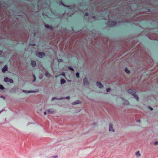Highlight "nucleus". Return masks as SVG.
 Instances as JSON below:
<instances>
[{
  "label": "nucleus",
  "instance_id": "1",
  "mask_svg": "<svg viewBox=\"0 0 158 158\" xmlns=\"http://www.w3.org/2000/svg\"><path fill=\"white\" fill-rule=\"evenodd\" d=\"M110 6L117 7L118 10L122 12H119L116 15L117 19L120 20L116 22V21L108 20L105 22V24L108 27L114 26L118 27L124 23L139 25L140 23L142 24L139 10L138 7H136L134 4H136V1L134 0L133 2L127 1L122 3L119 6L120 1L116 2L113 1L110 2Z\"/></svg>",
  "mask_w": 158,
  "mask_h": 158
},
{
  "label": "nucleus",
  "instance_id": "2",
  "mask_svg": "<svg viewBox=\"0 0 158 158\" xmlns=\"http://www.w3.org/2000/svg\"><path fill=\"white\" fill-rule=\"evenodd\" d=\"M59 2V5H62L63 6L68 8L69 9L74 10L76 8H77V5L75 4H73L71 5H67L64 4V2H63V0H60L58 1Z\"/></svg>",
  "mask_w": 158,
  "mask_h": 158
},
{
  "label": "nucleus",
  "instance_id": "3",
  "mask_svg": "<svg viewBox=\"0 0 158 158\" xmlns=\"http://www.w3.org/2000/svg\"><path fill=\"white\" fill-rule=\"evenodd\" d=\"M36 56L40 58H43L46 55L45 53L43 52H36Z\"/></svg>",
  "mask_w": 158,
  "mask_h": 158
},
{
  "label": "nucleus",
  "instance_id": "4",
  "mask_svg": "<svg viewBox=\"0 0 158 158\" xmlns=\"http://www.w3.org/2000/svg\"><path fill=\"white\" fill-rule=\"evenodd\" d=\"M11 90L12 92L15 93H20L21 92L22 90L17 87H15L12 88Z\"/></svg>",
  "mask_w": 158,
  "mask_h": 158
},
{
  "label": "nucleus",
  "instance_id": "5",
  "mask_svg": "<svg viewBox=\"0 0 158 158\" xmlns=\"http://www.w3.org/2000/svg\"><path fill=\"white\" fill-rule=\"evenodd\" d=\"M128 93L132 95H133L136 94L137 91L135 89H129L127 90Z\"/></svg>",
  "mask_w": 158,
  "mask_h": 158
},
{
  "label": "nucleus",
  "instance_id": "6",
  "mask_svg": "<svg viewBox=\"0 0 158 158\" xmlns=\"http://www.w3.org/2000/svg\"><path fill=\"white\" fill-rule=\"evenodd\" d=\"M83 84L84 86H88L89 85V83L86 77H85L83 79Z\"/></svg>",
  "mask_w": 158,
  "mask_h": 158
},
{
  "label": "nucleus",
  "instance_id": "7",
  "mask_svg": "<svg viewBox=\"0 0 158 158\" xmlns=\"http://www.w3.org/2000/svg\"><path fill=\"white\" fill-rule=\"evenodd\" d=\"M22 91L27 94L31 93H35L38 92V90H23Z\"/></svg>",
  "mask_w": 158,
  "mask_h": 158
},
{
  "label": "nucleus",
  "instance_id": "8",
  "mask_svg": "<svg viewBox=\"0 0 158 158\" xmlns=\"http://www.w3.org/2000/svg\"><path fill=\"white\" fill-rule=\"evenodd\" d=\"M138 42V40H136V41H133L131 44H129V47L130 48V49H129V50H131L132 49V50L135 49V48H136V46H132V45L133 44H134L135 43H137Z\"/></svg>",
  "mask_w": 158,
  "mask_h": 158
},
{
  "label": "nucleus",
  "instance_id": "9",
  "mask_svg": "<svg viewBox=\"0 0 158 158\" xmlns=\"http://www.w3.org/2000/svg\"><path fill=\"white\" fill-rule=\"evenodd\" d=\"M44 26L46 29H50L51 30H53L54 28L52 26H50L47 24H46L44 22Z\"/></svg>",
  "mask_w": 158,
  "mask_h": 158
},
{
  "label": "nucleus",
  "instance_id": "10",
  "mask_svg": "<svg viewBox=\"0 0 158 158\" xmlns=\"http://www.w3.org/2000/svg\"><path fill=\"white\" fill-rule=\"evenodd\" d=\"M96 85L100 89H102L104 87L102 83L100 81H97L96 83Z\"/></svg>",
  "mask_w": 158,
  "mask_h": 158
},
{
  "label": "nucleus",
  "instance_id": "11",
  "mask_svg": "<svg viewBox=\"0 0 158 158\" xmlns=\"http://www.w3.org/2000/svg\"><path fill=\"white\" fill-rule=\"evenodd\" d=\"M42 0H39L37 3V7L38 8H41L42 6Z\"/></svg>",
  "mask_w": 158,
  "mask_h": 158
},
{
  "label": "nucleus",
  "instance_id": "12",
  "mask_svg": "<svg viewBox=\"0 0 158 158\" xmlns=\"http://www.w3.org/2000/svg\"><path fill=\"white\" fill-rule=\"evenodd\" d=\"M8 66L6 64L2 69V73H4L7 71Z\"/></svg>",
  "mask_w": 158,
  "mask_h": 158
},
{
  "label": "nucleus",
  "instance_id": "13",
  "mask_svg": "<svg viewBox=\"0 0 158 158\" xmlns=\"http://www.w3.org/2000/svg\"><path fill=\"white\" fill-rule=\"evenodd\" d=\"M109 129L110 131L114 132V130L113 128V125L111 123H109Z\"/></svg>",
  "mask_w": 158,
  "mask_h": 158
},
{
  "label": "nucleus",
  "instance_id": "14",
  "mask_svg": "<svg viewBox=\"0 0 158 158\" xmlns=\"http://www.w3.org/2000/svg\"><path fill=\"white\" fill-rule=\"evenodd\" d=\"M30 65L32 67H35L36 65V63L35 60H32L31 61Z\"/></svg>",
  "mask_w": 158,
  "mask_h": 158
},
{
  "label": "nucleus",
  "instance_id": "15",
  "mask_svg": "<svg viewBox=\"0 0 158 158\" xmlns=\"http://www.w3.org/2000/svg\"><path fill=\"white\" fill-rule=\"evenodd\" d=\"M81 103V101L79 100H77L74 102H73L72 103V104L73 105H76L78 104H80Z\"/></svg>",
  "mask_w": 158,
  "mask_h": 158
},
{
  "label": "nucleus",
  "instance_id": "16",
  "mask_svg": "<svg viewBox=\"0 0 158 158\" xmlns=\"http://www.w3.org/2000/svg\"><path fill=\"white\" fill-rule=\"evenodd\" d=\"M45 75L48 78L50 77L51 76V74L46 70L45 73Z\"/></svg>",
  "mask_w": 158,
  "mask_h": 158
},
{
  "label": "nucleus",
  "instance_id": "17",
  "mask_svg": "<svg viewBox=\"0 0 158 158\" xmlns=\"http://www.w3.org/2000/svg\"><path fill=\"white\" fill-rule=\"evenodd\" d=\"M47 111L48 114H52L53 113L54 111L52 109H49L47 110Z\"/></svg>",
  "mask_w": 158,
  "mask_h": 158
},
{
  "label": "nucleus",
  "instance_id": "18",
  "mask_svg": "<svg viewBox=\"0 0 158 158\" xmlns=\"http://www.w3.org/2000/svg\"><path fill=\"white\" fill-rule=\"evenodd\" d=\"M64 98L63 97H61L60 98H58L56 97H54L52 98L51 99L52 101H53L55 99L62 100H63Z\"/></svg>",
  "mask_w": 158,
  "mask_h": 158
},
{
  "label": "nucleus",
  "instance_id": "19",
  "mask_svg": "<svg viewBox=\"0 0 158 158\" xmlns=\"http://www.w3.org/2000/svg\"><path fill=\"white\" fill-rule=\"evenodd\" d=\"M133 96L134 97L135 99H136L137 101H138L139 100V98L138 96L135 94H134Z\"/></svg>",
  "mask_w": 158,
  "mask_h": 158
},
{
  "label": "nucleus",
  "instance_id": "20",
  "mask_svg": "<svg viewBox=\"0 0 158 158\" xmlns=\"http://www.w3.org/2000/svg\"><path fill=\"white\" fill-rule=\"evenodd\" d=\"M66 82V81L63 78H62L60 80V84L61 85L64 84Z\"/></svg>",
  "mask_w": 158,
  "mask_h": 158
},
{
  "label": "nucleus",
  "instance_id": "21",
  "mask_svg": "<svg viewBox=\"0 0 158 158\" xmlns=\"http://www.w3.org/2000/svg\"><path fill=\"white\" fill-rule=\"evenodd\" d=\"M124 71L126 73L128 74L130 73L131 72L128 69V68L127 67L125 69Z\"/></svg>",
  "mask_w": 158,
  "mask_h": 158
},
{
  "label": "nucleus",
  "instance_id": "22",
  "mask_svg": "<svg viewBox=\"0 0 158 158\" xmlns=\"http://www.w3.org/2000/svg\"><path fill=\"white\" fill-rule=\"evenodd\" d=\"M26 9L24 7H22V9L21 11V12L22 13L24 14L25 11Z\"/></svg>",
  "mask_w": 158,
  "mask_h": 158
},
{
  "label": "nucleus",
  "instance_id": "23",
  "mask_svg": "<svg viewBox=\"0 0 158 158\" xmlns=\"http://www.w3.org/2000/svg\"><path fill=\"white\" fill-rule=\"evenodd\" d=\"M136 155L137 157H139L140 156V154L139 151H137V152L136 153Z\"/></svg>",
  "mask_w": 158,
  "mask_h": 158
},
{
  "label": "nucleus",
  "instance_id": "24",
  "mask_svg": "<svg viewBox=\"0 0 158 158\" xmlns=\"http://www.w3.org/2000/svg\"><path fill=\"white\" fill-rule=\"evenodd\" d=\"M68 68L70 70L72 71H74V69L73 68V67L71 66H69L68 67Z\"/></svg>",
  "mask_w": 158,
  "mask_h": 158
},
{
  "label": "nucleus",
  "instance_id": "25",
  "mask_svg": "<svg viewBox=\"0 0 158 158\" xmlns=\"http://www.w3.org/2000/svg\"><path fill=\"white\" fill-rule=\"evenodd\" d=\"M8 82L10 83H12L14 82V81L11 78H9V79H8Z\"/></svg>",
  "mask_w": 158,
  "mask_h": 158
},
{
  "label": "nucleus",
  "instance_id": "26",
  "mask_svg": "<svg viewBox=\"0 0 158 158\" xmlns=\"http://www.w3.org/2000/svg\"><path fill=\"white\" fill-rule=\"evenodd\" d=\"M43 78V73H40V76L39 77V79H41Z\"/></svg>",
  "mask_w": 158,
  "mask_h": 158
},
{
  "label": "nucleus",
  "instance_id": "27",
  "mask_svg": "<svg viewBox=\"0 0 158 158\" xmlns=\"http://www.w3.org/2000/svg\"><path fill=\"white\" fill-rule=\"evenodd\" d=\"M8 79H9V78L8 77H5L4 78V82H8Z\"/></svg>",
  "mask_w": 158,
  "mask_h": 158
},
{
  "label": "nucleus",
  "instance_id": "28",
  "mask_svg": "<svg viewBox=\"0 0 158 158\" xmlns=\"http://www.w3.org/2000/svg\"><path fill=\"white\" fill-rule=\"evenodd\" d=\"M33 76L34 78L33 80L32 81V82H34L36 80V78L35 75L34 74H33Z\"/></svg>",
  "mask_w": 158,
  "mask_h": 158
},
{
  "label": "nucleus",
  "instance_id": "29",
  "mask_svg": "<svg viewBox=\"0 0 158 158\" xmlns=\"http://www.w3.org/2000/svg\"><path fill=\"white\" fill-rule=\"evenodd\" d=\"M76 76L77 77L79 78L80 77V73L79 72H77L76 73Z\"/></svg>",
  "mask_w": 158,
  "mask_h": 158
},
{
  "label": "nucleus",
  "instance_id": "30",
  "mask_svg": "<svg viewBox=\"0 0 158 158\" xmlns=\"http://www.w3.org/2000/svg\"><path fill=\"white\" fill-rule=\"evenodd\" d=\"M5 89L3 85H0V89L1 90H3Z\"/></svg>",
  "mask_w": 158,
  "mask_h": 158
},
{
  "label": "nucleus",
  "instance_id": "31",
  "mask_svg": "<svg viewBox=\"0 0 158 158\" xmlns=\"http://www.w3.org/2000/svg\"><path fill=\"white\" fill-rule=\"evenodd\" d=\"M92 18L93 19H94L95 20H98V18H97L94 15L93 16Z\"/></svg>",
  "mask_w": 158,
  "mask_h": 158
},
{
  "label": "nucleus",
  "instance_id": "32",
  "mask_svg": "<svg viewBox=\"0 0 158 158\" xmlns=\"http://www.w3.org/2000/svg\"><path fill=\"white\" fill-rule=\"evenodd\" d=\"M78 6L80 7L83 6V4L81 3H79L78 5Z\"/></svg>",
  "mask_w": 158,
  "mask_h": 158
},
{
  "label": "nucleus",
  "instance_id": "33",
  "mask_svg": "<svg viewBox=\"0 0 158 158\" xmlns=\"http://www.w3.org/2000/svg\"><path fill=\"white\" fill-rule=\"evenodd\" d=\"M64 98L63 99H68V100H69V99L70 98V97L69 96H67V97H66L65 98H64V97H63Z\"/></svg>",
  "mask_w": 158,
  "mask_h": 158
},
{
  "label": "nucleus",
  "instance_id": "34",
  "mask_svg": "<svg viewBox=\"0 0 158 158\" xmlns=\"http://www.w3.org/2000/svg\"><path fill=\"white\" fill-rule=\"evenodd\" d=\"M154 144L155 146H156L157 145H158V141H156L155 142H154Z\"/></svg>",
  "mask_w": 158,
  "mask_h": 158
},
{
  "label": "nucleus",
  "instance_id": "35",
  "mask_svg": "<svg viewBox=\"0 0 158 158\" xmlns=\"http://www.w3.org/2000/svg\"><path fill=\"white\" fill-rule=\"evenodd\" d=\"M111 89L110 88H108L106 89V92H109L111 90Z\"/></svg>",
  "mask_w": 158,
  "mask_h": 158
},
{
  "label": "nucleus",
  "instance_id": "36",
  "mask_svg": "<svg viewBox=\"0 0 158 158\" xmlns=\"http://www.w3.org/2000/svg\"><path fill=\"white\" fill-rule=\"evenodd\" d=\"M29 46L31 45L33 46H35L36 45V44H29Z\"/></svg>",
  "mask_w": 158,
  "mask_h": 158
},
{
  "label": "nucleus",
  "instance_id": "37",
  "mask_svg": "<svg viewBox=\"0 0 158 158\" xmlns=\"http://www.w3.org/2000/svg\"><path fill=\"white\" fill-rule=\"evenodd\" d=\"M63 60L61 59H59L58 60V62L59 63H60L62 62L63 61Z\"/></svg>",
  "mask_w": 158,
  "mask_h": 158
},
{
  "label": "nucleus",
  "instance_id": "38",
  "mask_svg": "<svg viewBox=\"0 0 158 158\" xmlns=\"http://www.w3.org/2000/svg\"><path fill=\"white\" fill-rule=\"evenodd\" d=\"M0 98H3L4 100H5V97L3 95L1 96Z\"/></svg>",
  "mask_w": 158,
  "mask_h": 158
},
{
  "label": "nucleus",
  "instance_id": "39",
  "mask_svg": "<svg viewBox=\"0 0 158 158\" xmlns=\"http://www.w3.org/2000/svg\"><path fill=\"white\" fill-rule=\"evenodd\" d=\"M148 108L151 111H152L153 110V108L150 106H149Z\"/></svg>",
  "mask_w": 158,
  "mask_h": 158
},
{
  "label": "nucleus",
  "instance_id": "40",
  "mask_svg": "<svg viewBox=\"0 0 158 158\" xmlns=\"http://www.w3.org/2000/svg\"><path fill=\"white\" fill-rule=\"evenodd\" d=\"M58 157V156H51V157L53 158H57Z\"/></svg>",
  "mask_w": 158,
  "mask_h": 158
},
{
  "label": "nucleus",
  "instance_id": "41",
  "mask_svg": "<svg viewBox=\"0 0 158 158\" xmlns=\"http://www.w3.org/2000/svg\"><path fill=\"white\" fill-rule=\"evenodd\" d=\"M42 15L43 16H47V15H45L44 12L42 13Z\"/></svg>",
  "mask_w": 158,
  "mask_h": 158
},
{
  "label": "nucleus",
  "instance_id": "42",
  "mask_svg": "<svg viewBox=\"0 0 158 158\" xmlns=\"http://www.w3.org/2000/svg\"><path fill=\"white\" fill-rule=\"evenodd\" d=\"M85 15L87 16H88L89 15V14H88V13L85 12Z\"/></svg>",
  "mask_w": 158,
  "mask_h": 158
},
{
  "label": "nucleus",
  "instance_id": "43",
  "mask_svg": "<svg viewBox=\"0 0 158 158\" xmlns=\"http://www.w3.org/2000/svg\"><path fill=\"white\" fill-rule=\"evenodd\" d=\"M81 31H80V33H82L83 34H84L85 33V32H83V31H82V32H81Z\"/></svg>",
  "mask_w": 158,
  "mask_h": 158
},
{
  "label": "nucleus",
  "instance_id": "44",
  "mask_svg": "<svg viewBox=\"0 0 158 158\" xmlns=\"http://www.w3.org/2000/svg\"><path fill=\"white\" fill-rule=\"evenodd\" d=\"M44 115H46L47 114V112L46 111H45V112H44Z\"/></svg>",
  "mask_w": 158,
  "mask_h": 158
},
{
  "label": "nucleus",
  "instance_id": "45",
  "mask_svg": "<svg viewBox=\"0 0 158 158\" xmlns=\"http://www.w3.org/2000/svg\"><path fill=\"white\" fill-rule=\"evenodd\" d=\"M92 124L93 125H96L97 124V123H93Z\"/></svg>",
  "mask_w": 158,
  "mask_h": 158
},
{
  "label": "nucleus",
  "instance_id": "46",
  "mask_svg": "<svg viewBox=\"0 0 158 158\" xmlns=\"http://www.w3.org/2000/svg\"><path fill=\"white\" fill-rule=\"evenodd\" d=\"M137 122H140V119H138L136 121Z\"/></svg>",
  "mask_w": 158,
  "mask_h": 158
},
{
  "label": "nucleus",
  "instance_id": "47",
  "mask_svg": "<svg viewBox=\"0 0 158 158\" xmlns=\"http://www.w3.org/2000/svg\"><path fill=\"white\" fill-rule=\"evenodd\" d=\"M62 75H65V73H63L62 74Z\"/></svg>",
  "mask_w": 158,
  "mask_h": 158
},
{
  "label": "nucleus",
  "instance_id": "48",
  "mask_svg": "<svg viewBox=\"0 0 158 158\" xmlns=\"http://www.w3.org/2000/svg\"><path fill=\"white\" fill-rule=\"evenodd\" d=\"M126 104H127V105H129V102H128V101H127V103Z\"/></svg>",
  "mask_w": 158,
  "mask_h": 158
},
{
  "label": "nucleus",
  "instance_id": "49",
  "mask_svg": "<svg viewBox=\"0 0 158 158\" xmlns=\"http://www.w3.org/2000/svg\"><path fill=\"white\" fill-rule=\"evenodd\" d=\"M4 110H2L1 111H0V114Z\"/></svg>",
  "mask_w": 158,
  "mask_h": 158
},
{
  "label": "nucleus",
  "instance_id": "50",
  "mask_svg": "<svg viewBox=\"0 0 158 158\" xmlns=\"http://www.w3.org/2000/svg\"><path fill=\"white\" fill-rule=\"evenodd\" d=\"M1 3H0V8H1Z\"/></svg>",
  "mask_w": 158,
  "mask_h": 158
},
{
  "label": "nucleus",
  "instance_id": "51",
  "mask_svg": "<svg viewBox=\"0 0 158 158\" xmlns=\"http://www.w3.org/2000/svg\"><path fill=\"white\" fill-rule=\"evenodd\" d=\"M72 30H73V31H74V30H73V28H72Z\"/></svg>",
  "mask_w": 158,
  "mask_h": 158
},
{
  "label": "nucleus",
  "instance_id": "52",
  "mask_svg": "<svg viewBox=\"0 0 158 158\" xmlns=\"http://www.w3.org/2000/svg\"><path fill=\"white\" fill-rule=\"evenodd\" d=\"M71 80H70V81H71Z\"/></svg>",
  "mask_w": 158,
  "mask_h": 158
},
{
  "label": "nucleus",
  "instance_id": "53",
  "mask_svg": "<svg viewBox=\"0 0 158 158\" xmlns=\"http://www.w3.org/2000/svg\"><path fill=\"white\" fill-rule=\"evenodd\" d=\"M53 14H54V15H55V14H54V13H53Z\"/></svg>",
  "mask_w": 158,
  "mask_h": 158
},
{
  "label": "nucleus",
  "instance_id": "54",
  "mask_svg": "<svg viewBox=\"0 0 158 158\" xmlns=\"http://www.w3.org/2000/svg\"><path fill=\"white\" fill-rule=\"evenodd\" d=\"M53 14H54V15H55V14H54V13H53Z\"/></svg>",
  "mask_w": 158,
  "mask_h": 158
},
{
  "label": "nucleus",
  "instance_id": "55",
  "mask_svg": "<svg viewBox=\"0 0 158 158\" xmlns=\"http://www.w3.org/2000/svg\"><path fill=\"white\" fill-rule=\"evenodd\" d=\"M34 35H35V33H34Z\"/></svg>",
  "mask_w": 158,
  "mask_h": 158
},
{
  "label": "nucleus",
  "instance_id": "56",
  "mask_svg": "<svg viewBox=\"0 0 158 158\" xmlns=\"http://www.w3.org/2000/svg\"><path fill=\"white\" fill-rule=\"evenodd\" d=\"M1 55V54L0 53V55Z\"/></svg>",
  "mask_w": 158,
  "mask_h": 158
}]
</instances>
